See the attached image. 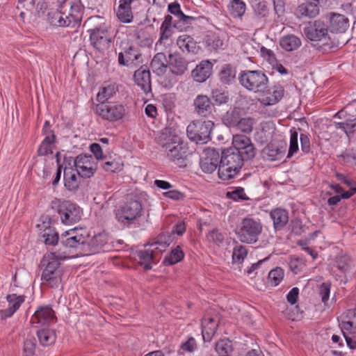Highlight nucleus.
Instances as JSON below:
<instances>
[{
	"mask_svg": "<svg viewBox=\"0 0 356 356\" xmlns=\"http://www.w3.org/2000/svg\"><path fill=\"white\" fill-rule=\"evenodd\" d=\"M247 161L238 152L228 148L222 152L218 174L224 181L234 178L240 171L243 162Z\"/></svg>",
	"mask_w": 356,
	"mask_h": 356,
	"instance_id": "obj_1",
	"label": "nucleus"
},
{
	"mask_svg": "<svg viewBox=\"0 0 356 356\" xmlns=\"http://www.w3.org/2000/svg\"><path fill=\"white\" fill-rule=\"evenodd\" d=\"M143 213L142 203L137 200H131L115 211V218L120 223L129 225L141 217Z\"/></svg>",
	"mask_w": 356,
	"mask_h": 356,
	"instance_id": "obj_2",
	"label": "nucleus"
},
{
	"mask_svg": "<svg viewBox=\"0 0 356 356\" xmlns=\"http://www.w3.org/2000/svg\"><path fill=\"white\" fill-rule=\"evenodd\" d=\"M214 123L211 120H194L187 127V136L197 144L207 143L211 140L210 135Z\"/></svg>",
	"mask_w": 356,
	"mask_h": 356,
	"instance_id": "obj_3",
	"label": "nucleus"
},
{
	"mask_svg": "<svg viewBox=\"0 0 356 356\" xmlns=\"http://www.w3.org/2000/svg\"><path fill=\"white\" fill-rule=\"evenodd\" d=\"M238 79L243 87L254 92H264L268 82L266 74L259 70L242 72Z\"/></svg>",
	"mask_w": 356,
	"mask_h": 356,
	"instance_id": "obj_4",
	"label": "nucleus"
},
{
	"mask_svg": "<svg viewBox=\"0 0 356 356\" xmlns=\"http://www.w3.org/2000/svg\"><path fill=\"white\" fill-rule=\"evenodd\" d=\"M262 232V225L259 220L252 218L243 219L236 234L238 239L246 243H254Z\"/></svg>",
	"mask_w": 356,
	"mask_h": 356,
	"instance_id": "obj_5",
	"label": "nucleus"
},
{
	"mask_svg": "<svg viewBox=\"0 0 356 356\" xmlns=\"http://www.w3.org/2000/svg\"><path fill=\"white\" fill-rule=\"evenodd\" d=\"M89 241V233L85 229L74 228L61 234L60 237V243L69 248L80 249L86 250V243Z\"/></svg>",
	"mask_w": 356,
	"mask_h": 356,
	"instance_id": "obj_6",
	"label": "nucleus"
},
{
	"mask_svg": "<svg viewBox=\"0 0 356 356\" xmlns=\"http://www.w3.org/2000/svg\"><path fill=\"white\" fill-rule=\"evenodd\" d=\"M63 224L70 225L79 222L82 216L81 208L69 201L58 203L56 209Z\"/></svg>",
	"mask_w": 356,
	"mask_h": 356,
	"instance_id": "obj_7",
	"label": "nucleus"
},
{
	"mask_svg": "<svg viewBox=\"0 0 356 356\" xmlns=\"http://www.w3.org/2000/svg\"><path fill=\"white\" fill-rule=\"evenodd\" d=\"M91 45L98 51L104 52L108 49L111 42L112 36L106 26H101L89 29Z\"/></svg>",
	"mask_w": 356,
	"mask_h": 356,
	"instance_id": "obj_8",
	"label": "nucleus"
},
{
	"mask_svg": "<svg viewBox=\"0 0 356 356\" xmlns=\"http://www.w3.org/2000/svg\"><path fill=\"white\" fill-rule=\"evenodd\" d=\"M232 147L235 152L246 160H250L255 156L256 149L251 140L246 136L242 134H236L232 138Z\"/></svg>",
	"mask_w": 356,
	"mask_h": 356,
	"instance_id": "obj_9",
	"label": "nucleus"
},
{
	"mask_svg": "<svg viewBox=\"0 0 356 356\" xmlns=\"http://www.w3.org/2000/svg\"><path fill=\"white\" fill-rule=\"evenodd\" d=\"M124 113V106L115 103L99 104L96 106V113L108 121H116L121 119Z\"/></svg>",
	"mask_w": 356,
	"mask_h": 356,
	"instance_id": "obj_10",
	"label": "nucleus"
},
{
	"mask_svg": "<svg viewBox=\"0 0 356 356\" xmlns=\"http://www.w3.org/2000/svg\"><path fill=\"white\" fill-rule=\"evenodd\" d=\"M143 62V55L137 47L131 45L118 54V63L120 65L135 67Z\"/></svg>",
	"mask_w": 356,
	"mask_h": 356,
	"instance_id": "obj_11",
	"label": "nucleus"
},
{
	"mask_svg": "<svg viewBox=\"0 0 356 356\" xmlns=\"http://www.w3.org/2000/svg\"><path fill=\"white\" fill-rule=\"evenodd\" d=\"M304 33L312 41H323L329 39L328 26L321 19L310 23L305 28Z\"/></svg>",
	"mask_w": 356,
	"mask_h": 356,
	"instance_id": "obj_12",
	"label": "nucleus"
},
{
	"mask_svg": "<svg viewBox=\"0 0 356 356\" xmlns=\"http://www.w3.org/2000/svg\"><path fill=\"white\" fill-rule=\"evenodd\" d=\"M76 171L82 177H92L97 170V164L91 155L80 154L74 159Z\"/></svg>",
	"mask_w": 356,
	"mask_h": 356,
	"instance_id": "obj_13",
	"label": "nucleus"
},
{
	"mask_svg": "<svg viewBox=\"0 0 356 356\" xmlns=\"http://www.w3.org/2000/svg\"><path fill=\"white\" fill-rule=\"evenodd\" d=\"M188 26L177 22V20L170 15L165 17L164 21L160 27V38L159 42L160 44L168 40L174 34V29H177L180 31H184Z\"/></svg>",
	"mask_w": 356,
	"mask_h": 356,
	"instance_id": "obj_14",
	"label": "nucleus"
},
{
	"mask_svg": "<svg viewBox=\"0 0 356 356\" xmlns=\"http://www.w3.org/2000/svg\"><path fill=\"white\" fill-rule=\"evenodd\" d=\"M167 157L179 167L186 165L185 159L186 157L187 147L181 137L179 143H176L166 150Z\"/></svg>",
	"mask_w": 356,
	"mask_h": 356,
	"instance_id": "obj_15",
	"label": "nucleus"
},
{
	"mask_svg": "<svg viewBox=\"0 0 356 356\" xmlns=\"http://www.w3.org/2000/svg\"><path fill=\"white\" fill-rule=\"evenodd\" d=\"M193 112L199 117L208 118L212 115L214 105L211 99L205 95H198L193 99Z\"/></svg>",
	"mask_w": 356,
	"mask_h": 356,
	"instance_id": "obj_16",
	"label": "nucleus"
},
{
	"mask_svg": "<svg viewBox=\"0 0 356 356\" xmlns=\"http://www.w3.org/2000/svg\"><path fill=\"white\" fill-rule=\"evenodd\" d=\"M219 152L214 148H207L203 151L200 167L206 173H212L220 165Z\"/></svg>",
	"mask_w": 356,
	"mask_h": 356,
	"instance_id": "obj_17",
	"label": "nucleus"
},
{
	"mask_svg": "<svg viewBox=\"0 0 356 356\" xmlns=\"http://www.w3.org/2000/svg\"><path fill=\"white\" fill-rule=\"evenodd\" d=\"M47 21L51 25L60 27L74 26L78 22L77 19L72 15H66L64 11L53 9L47 13Z\"/></svg>",
	"mask_w": 356,
	"mask_h": 356,
	"instance_id": "obj_18",
	"label": "nucleus"
},
{
	"mask_svg": "<svg viewBox=\"0 0 356 356\" xmlns=\"http://www.w3.org/2000/svg\"><path fill=\"white\" fill-rule=\"evenodd\" d=\"M329 29L332 33H343L350 27L348 18L342 14L331 12L328 15Z\"/></svg>",
	"mask_w": 356,
	"mask_h": 356,
	"instance_id": "obj_19",
	"label": "nucleus"
},
{
	"mask_svg": "<svg viewBox=\"0 0 356 356\" xmlns=\"http://www.w3.org/2000/svg\"><path fill=\"white\" fill-rule=\"evenodd\" d=\"M326 1L327 0H307V2L297 8L296 15L299 18H314L319 14L318 5Z\"/></svg>",
	"mask_w": 356,
	"mask_h": 356,
	"instance_id": "obj_20",
	"label": "nucleus"
},
{
	"mask_svg": "<svg viewBox=\"0 0 356 356\" xmlns=\"http://www.w3.org/2000/svg\"><path fill=\"white\" fill-rule=\"evenodd\" d=\"M188 61L179 54L169 55L168 67L176 76H182L188 70Z\"/></svg>",
	"mask_w": 356,
	"mask_h": 356,
	"instance_id": "obj_21",
	"label": "nucleus"
},
{
	"mask_svg": "<svg viewBox=\"0 0 356 356\" xmlns=\"http://www.w3.org/2000/svg\"><path fill=\"white\" fill-rule=\"evenodd\" d=\"M180 138L177 130L171 127H166L160 133L158 137V143L166 150L175 143H179Z\"/></svg>",
	"mask_w": 356,
	"mask_h": 356,
	"instance_id": "obj_22",
	"label": "nucleus"
},
{
	"mask_svg": "<svg viewBox=\"0 0 356 356\" xmlns=\"http://www.w3.org/2000/svg\"><path fill=\"white\" fill-rule=\"evenodd\" d=\"M136 83L141 88L145 93L151 91V76L147 67L141 66L134 74Z\"/></svg>",
	"mask_w": 356,
	"mask_h": 356,
	"instance_id": "obj_23",
	"label": "nucleus"
},
{
	"mask_svg": "<svg viewBox=\"0 0 356 356\" xmlns=\"http://www.w3.org/2000/svg\"><path fill=\"white\" fill-rule=\"evenodd\" d=\"M54 318V312L51 307L48 306L41 307L35 311L32 316L31 323L41 325H48L51 323Z\"/></svg>",
	"mask_w": 356,
	"mask_h": 356,
	"instance_id": "obj_24",
	"label": "nucleus"
},
{
	"mask_svg": "<svg viewBox=\"0 0 356 356\" xmlns=\"http://www.w3.org/2000/svg\"><path fill=\"white\" fill-rule=\"evenodd\" d=\"M212 63L209 60H203L192 71L191 76L195 81L204 82L211 74Z\"/></svg>",
	"mask_w": 356,
	"mask_h": 356,
	"instance_id": "obj_25",
	"label": "nucleus"
},
{
	"mask_svg": "<svg viewBox=\"0 0 356 356\" xmlns=\"http://www.w3.org/2000/svg\"><path fill=\"white\" fill-rule=\"evenodd\" d=\"M284 94V90L282 86H274L267 90L266 94L260 99V102L265 106L274 105L282 99Z\"/></svg>",
	"mask_w": 356,
	"mask_h": 356,
	"instance_id": "obj_26",
	"label": "nucleus"
},
{
	"mask_svg": "<svg viewBox=\"0 0 356 356\" xmlns=\"http://www.w3.org/2000/svg\"><path fill=\"white\" fill-rule=\"evenodd\" d=\"M341 317L344 318L340 323L342 332L356 334V309L347 310Z\"/></svg>",
	"mask_w": 356,
	"mask_h": 356,
	"instance_id": "obj_27",
	"label": "nucleus"
},
{
	"mask_svg": "<svg viewBox=\"0 0 356 356\" xmlns=\"http://www.w3.org/2000/svg\"><path fill=\"white\" fill-rule=\"evenodd\" d=\"M6 299L8 302V307L0 311L2 318L12 316L24 301L23 296H17L16 294L8 295Z\"/></svg>",
	"mask_w": 356,
	"mask_h": 356,
	"instance_id": "obj_28",
	"label": "nucleus"
},
{
	"mask_svg": "<svg viewBox=\"0 0 356 356\" xmlns=\"http://www.w3.org/2000/svg\"><path fill=\"white\" fill-rule=\"evenodd\" d=\"M270 218L273 222V227L276 231L282 229L289 222V215L286 210L277 208L270 213Z\"/></svg>",
	"mask_w": 356,
	"mask_h": 356,
	"instance_id": "obj_29",
	"label": "nucleus"
},
{
	"mask_svg": "<svg viewBox=\"0 0 356 356\" xmlns=\"http://www.w3.org/2000/svg\"><path fill=\"white\" fill-rule=\"evenodd\" d=\"M81 176L79 175L76 170L71 168L64 170V184L65 188L71 191H74L78 189Z\"/></svg>",
	"mask_w": 356,
	"mask_h": 356,
	"instance_id": "obj_30",
	"label": "nucleus"
},
{
	"mask_svg": "<svg viewBox=\"0 0 356 356\" xmlns=\"http://www.w3.org/2000/svg\"><path fill=\"white\" fill-rule=\"evenodd\" d=\"M218 322L213 318H204L202 321V334L204 341H210L216 332Z\"/></svg>",
	"mask_w": 356,
	"mask_h": 356,
	"instance_id": "obj_31",
	"label": "nucleus"
},
{
	"mask_svg": "<svg viewBox=\"0 0 356 356\" xmlns=\"http://www.w3.org/2000/svg\"><path fill=\"white\" fill-rule=\"evenodd\" d=\"M108 238L105 233H99L92 238L89 236V241L86 243V250L91 253H96L102 250L107 243Z\"/></svg>",
	"mask_w": 356,
	"mask_h": 356,
	"instance_id": "obj_32",
	"label": "nucleus"
},
{
	"mask_svg": "<svg viewBox=\"0 0 356 356\" xmlns=\"http://www.w3.org/2000/svg\"><path fill=\"white\" fill-rule=\"evenodd\" d=\"M177 44L183 52L196 53L199 49L196 41L188 35H181L177 40Z\"/></svg>",
	"mask_w": 356,
	"mask_h": 356,
	"instance_id": "obj_33",
	"label": "nucleus"
},
{
	"mask_svg": "<svg viewBox=\"0 0 356 356\" xmlns=\"http://www.w3.org/2000/svg\"><path fill=\"white\" fill-rule=\"evenodd\" d=\"M168 61L163 53H157L152 60L150 67L153 72L157 75H161L165 73L168 68Z\"/></svg>",
	"mask_w": 356,
	"mask_h": 356,
	"instance_id": "obj_34",
	"label": "nucleus"
},
{
	"mask_svg": "<svg viewBox=\"0 0 356 356\" xmlns=\"http://www.w3.org/2000/svg\"><path fill=\"white\" fill-rule=\"evenodd\" d=\"M236 70L230 64H225L222 66L219 72V79L223 85H231L236 79Z\"/></svg>",
	"mask_w": 356,
	"mask_h": 356,
	"instance_id": "obj_35",
	"label": "nucleus"
},
{
	"mask_svg": "<svg viewBox=\"0 0 356 356\" xmlns=\"http://www.w3.org/2000/svg\"><path fill=\"white\" fill-rule=\"evenodd\" d=\"M168 11L175 15L177 22H180L186 26H189L190 22L194 20V17L187 16L183 13L178 3H172L168 5Z\"/></svg>",
	"mask_w": 356,
	"mask_h": 356,
	"instance_id": "obj_36",
	"label": "nucleus"
},
{
	"mask_svg": "<svg viewBox=\"0 0 356 356\" xmlns=\"http://www.w3.org/2000/svg\"><path fill=\"white\" fill-rule=\"evenodd\" d=\"M117 16L118 19L124 23H129L133 19L131 4L124 3V0H120V5L117 10Z\"/></svg>",
	"mask_w": 356,
	"mask_h": 356,
	"instance_id": "obj_37",
	"label": "nucleus"
},
{
	"mask_svg": "<svg viewBox=\"0 0 356 356\" xmlns=\"http://www.w3.org/2000/svg\"><path fill=\"white\" fill-rule=\"evenodd\" d=\"M56 257L54 253H50L49 254L44 256L41 261L42 266H46L42 273H46L47 275L54 273L56 271H61L59 269L60 262L55 259Z\"/></svg>",
	"mask_w": 356,
	"mask_h": 356,
	"instance_id": "obj_38",
	"label": "nucleus"
},
{
	"mask_svg": "<svg viewBox=\"0 0 356 356\" xmlns=\"http://www.w3.org/2000/svg\"><path fill=\"white\" fill-rule=\"evenodd\" d=\"M280 44L286 51H291L301 45V40L294 35H287L281 38Z\"/></svg>",
	"mask_w": 356,
	"mask_h": 356,
	"instance_id": "obj_39",
	"label": "nucleus"
},
{
	"mask_svg": "<svg viewBox=\"0 0 356 356\" xmlns=\"http://www.w3.org/2000/svg\"><path fill=\"white\" fill-rule=\"evenodd\" d=\"M33 167L38 175L44 181L49 179L51 170L50 166L47 163L46 159L37 160Z\"/></svg>",
	"mask_w": 356,
	"mask_h": 356,
	"instance_id": "obj_40",
	"label": "nucleus"
},
{
	"mask_svg": "<svg viewBox=\"0 0 356 356\" xmlns=\"http://www.w3.org/2000/svg\"><path fill=\"white\" fill-rule=\"evenodd\" d=\"M40 343L43 346L54 343L56 335L55 331L50 329H41L37 332Z\"/></svg>",
	"mask_w": 356,
	"mask_h": 356,
	"instance_id": "obj_41",
	"label": "nucleus"
},
{
	"mask_svg": "<svg viewBox=\"0 0 356 356\" xmlns=\"http://www.w3.org/2000/svg\"><path fill=\"white\" fill-rule=\"evenodd\" d=\"M42 284L47 285L51 288L58 287L61 282V271H56L47 275L46 273L42 274Z\"/></svg>",
	"mask_w": 356,
	"mask_h": 356,
	"instance_id": "obj_42",
	"label": "nucleus"
},
{
	"mask_svg": "<svg viewBox=\"0 0 356 356\" xmlns=\"http://www.w3.org/2000/svg\"><path fill=\"white\" fill-rule=\"evenodd\" d=\"M264 157L270 161L280 160L284 156V152L273 144L268 145L263 149Z\"/></svg>",
	"mask_w": 356,
	"mask_h": 356,
	"instance_id": "obj_43",
	"label": "nucleus"
},
{
	"mask_svg": "<svg viewBox=\"0 0 356 356\" xmlns=\"http://www.w3.org/2000/svg\"><path fill=\"white\" fill-rule=\"evenodd\" d=\"M55 135L50 134L45 136L38 150V156H46L53 153L52 148L55 140Z\"/></svg>",
	"mask_w": 356,
	"mask_h": 356,
	"instance_id": "obj_44",
	"label": "nucleus"
},
{
	"mask_svg": "<svg viewBox=\"0 0 356 356\" xmlns=\"http://www.w3.org/2000/svg\"><path fill=\"white\" fill-rule=\"evenodd\" d=\"M154 254V250H140L138 252V256L140 259L139 264L143 266L145 270L152 268V261Z\"/></svg>",
	"mask_w": 356,
	"mask_h": 356,
	"instance_id": "obj_45",
	"label": "nucleus"
},
{
	"mask_svg": "<svg viewBox=\"0 0 356 356\" xmlns=\"http://www.w3.org/2000/svg\"><path fill=\"white\" fill-rule=\"evenodd\" d=\"M254 120L252 118H243L238 121L232 122V125L236 126L244 133H250L253 129Z\"/></svg>",
	"mask_w": 356,
	"mask_h": 356,
	"instance_id": "obj_46",
	"label": "nucleus"
},
{
	"mask_svg": "<svg viewBox=\"0 0 356 356\" xmlns=\"http://www.w3.org/2000/svg\"><path fill=\"white\" fill-rule=\"evenodd\" d=\"M215 349L219 356H229L232 351V341L227 339H221L216 343Z\"/></svg>",
	"mask_w": 356,
	"mask_h": 356,
	"instance_id": "obj_47",
	"label": "nucleus"
},
{
	"mask_svg": "<svg viewBox=\"0 0 356 356\" xmlns=\"http://www.w3.org/2000/svg\"><path fill=\"white\" fill-rule=\"evenodd\" d=\"M184 258V253L179 247L172 250L169 255L166 256L163 260L165 265H173L179 262Z\"/></svg>",
	"mask_w": 356,
	"mask_h": 356,
	"instance_id": "obj_48",
	"label": "nucleus"
},
{
	"mask_svg": "<svg viewBox=\"0 0 356 356\" xmlns=\"http://www.w3.org/2000/svg\"><path fill=\"white\" fill-rule=\"evenodd\" d=\"M205 42L207 47L213 50L222 49L224 46L223 41L216 34L207 35L206 36Z\"/></svg>",
	"mask_w": 356,
	"mask_h": 356,
	"instance_id": "obj_49",
	"label": "nucleus"
},
{
	"mask_svg": "<svg viewBox=\"0 0 356 356\" xmlns=\"http://www.w3.org/2000/svg\"><path fill=\"white\" fill-rule=\"evenodd\" d=\"M268 282L272 286H277L284 277V270L279 267L271 270L268 273Z\"/></svg>",
	"mask_w": 356,
	"mask_h": 356,
	"instance_id": "obj_50",
	"label": "nucleus"
},
{
	"mask_svg": "<svg viewBox=\"0 0 356 356\" xmlns=\"http://www.w3.org/2000/svg\"><path fill=\"white\" fill-rule=\"evenodd\" d=\"M115 93V88L112 85L104 86L98 92L97 99L101 104H104V102L111 97Z\"/></svg>",
	"mask_w": 356,
	"mask_h": 356,
	"instance_id": "obj_51",
	"label": "nucleus"
},
{
	"mask_svg": "<svg viewBox=\"0 0 356 356\" xmlns=\"http://www.w3.org/2000/svg\"><path fill=\"white\" fill-rule=\"evenodd\" d=\"M270 127L269 123L261 124V127L256 129L254 133V139L257 142L264 144L268 142V136L267 129Z\"/></svg>",
	"mask_w": 356,
	"mask_h": 356,
	"instance_id": "obj_52",
	"label": "nucleus"
},
{
	"mask_svg": "<svg viewBox=\"0 0 356 356\" xmlns=\"http://www.w3.org/2000/svg\"><path fill=\"white\" fill-rule=\"evenodd\" d=\"M232 15L236 17L242 16L245 11V4L241 0H232L230 5Z\"/></svg>",
	"mask_w": 356,
	"mask_h": 356,
	"instance_id": "obj_53",
	"label": "nucleus"
},
{
	"mask_svg": "<svg viewBox=\"0 0 356 356\" xmlns=\"http://www.w3.org/2000/svg\"><path fill=\"white\" fill-rule=\"evenodd\" d=\"M336 265L342 273H346L350 267V258L347 255H339L336 258Z\"/></svg>",
	"mask_w": 356,
	"mask_h": 356,
	"instance_id": "obj_54",
	"label": "nucleus"
},
{
	"mask_svg": "<svg viewBox=\"0 0 356 356\" xmlns=\"http://www.w3.org/2000/svg\"><path fill=\"white\" fill-rule=\"evenodd\" d=\"M248 254L247 249L243 245H237L234 248L232 259L235 263L241 264Z\"/></svg>",
	"mask_w": 356,
	"mask_h": 356,
	"instance_id": "obj_55",
	"label": "nucleus"
},
{
	"mask_svg": "<svg viewBox=\"0 0 356 356\" xmlns=\"http://www.w3.org/2000/svg\"><path fill=\"white\" fill-rule=\"evenodd\" d=\"M262 51H266L269 57V60L271 63L273 62H275V64H273V67L276 70L281 74H286L288 73V70L280 63L276 62V59L273 52L270 49H266L265 48L261 49Z\"/></svg>",
	"mask_w": 356,
	"mask_h": 356,
	"instance_id": "obj_56",
	"label": "nucleus"
},
{
	"mask_svg": "<svg viewBox=\"0 0 356 356\" xmlns=\"http://www.w3.org/2000/svg\"><path fill=\"white\" fill-rule=\"evenodd\" d=\"M335 128L337 129H342L348 136L354 131L356 124L354 120H346L343 122H335Z\"/></svg>",
	"mask_w": 356,
	"mask_h": 356,
	"instance_id": "obj_57",
	"label": "nucleus"
},
{
	"mask_svg": "<svg viewBox=\"0 0 356 356\" xmlns=\"http://www.w3.org/2000/svg\"><path fill=\"white\" fill-rule=\"evenodd\" d=\"M298 150V134L296 131L291 132L290 145L287 157L292 156Z\"/></svg>",
	"mask_w": 356,
	"mask_h": 356,
	"instance_id": "obj_58",
	"label": "nucleus"
},
{
	"mask_svg": "<svg viewBox=\"0 0 356 356\" xmlns=\"http://www.w3.org/2000/svg\"><path fill=\"white\" fill-rule=\"evenodd\" d=\"M356 192V188H350V191L343 193L340 196L335 195L328 199L327 202L330 205H337L341 200V198H349Z\"/></svg>",
	"mask_w": 356,
	"mask_h": 356,
	"instance_id": "obj_59",
	"label": "nucleus"
},
{
	"mask_svg": "<svg viewBox=\"0 0 356 356\" xmlns=\"http://www.w3.org/2000/svg\"><path fill=\"white\" fill-rule=\"evenodd\" d=\"M102 168L107 172H115L122 168V164L118 161H107L102 164Z\"/></svg>",
	"mask_w": 356,
	"mask_h": 356,
	"instance_id": "obj_60",
	"label": "nucleus"
},
{
	"mask_svg": "<svg viewBox=\"0 0 356 356\" xmlns=\"http://www.w3.org/2000/svg\"><path fill=\"white\" fill-rule=\"evenodd\" d=\"M212 98L217 104H226L229 100V96L227 92L219 90L212 91Z\"/></svg>",
	"mask_w": 356,
	"mask_h": 356,
	"instance_id": "obj_61",
	"label": "nucleus"
},
{
	"mask_svg": "<svg viewBox=\"0 0 356 356\" xmlns=\"http://www.w3.org/2000/svg\"><path fill=\"white\" fill-rule=\"evenodd\" d=\"M42 236L44 238V243L47 245H56L60 241L58 233L51 229L45 232Z\"/></svg>",
	"mask_w": 356,
	"mask_h": 356,
	"instance_id": "obj_62",
	"label": "nucleus"
},
{
	"mask_svg": "<svg viewBox=\"0 0 356 356\" xmlns=\"http://www.w3.org/2000/svg\"><path fill=\"white\" fill-rule=\"evenodd\" d=\"M171 242V236L166 234H161L158 236L155 242L152 243L151 245H163V248L165 249L170 245Z\"/></svg>",
	"mask_w": 356,
	"mask_h": 356,
	"instance_id": "obj_63",
	"label": "nucleus"
},
{
	"mask_svg": "<svg viewBox=\"0 0 356 356\" xmlns=\"http://www.w3.org/2000/svg\"><path fill=\"white\" fill-rule=\"evenodd\" d=\"M330 291V284L327 283H323L319 287V294L321 296L322 302L326 304L329 300Z\"/></svg>",
	"mask_w": 356,
	"mask_h": 356,
	"instance_id": "obj_64",
	"label": "nucleus"
}]
</instances>
